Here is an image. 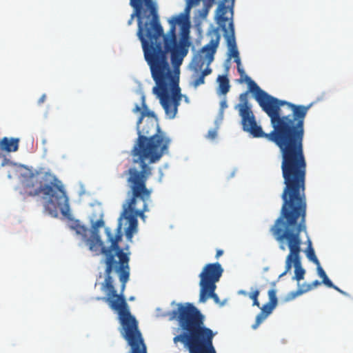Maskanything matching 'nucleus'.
<instances>
[{
	"mask_svg": "<svg viewBox=\"0 0 353 353\" xmlns=\"http://www.w3.org/2000/svg\"><path fill=\"white\" fill-rule=\"evenodd\" d=\"M130 5L133 12L128 25L137 18V37L156 84L152 92L159 99L167 117L174 119L182 98L180 66L188 52L190 24L183 14L174 16L169 20V30L164 33L153 0H130Z\"/></svg>",
	"mask_w": 353,
	"mask_h": 353,
	"instance_id": "nucleus-1",
	"label": "nucleus"
},
{
	"mask_svg": "<svg viewBox=\"0 0 353 353\" xmlns=\"http://www.w3.org/2000/svg\"><path fill=\"white\" fill-rule=\"evenodd\" d=\"M103 226L102 218L92 222V234L88 240V246L91 252H95L96 255H104L102 261L105 264L104 280L100 285L105 296L97 297V300L104 301L112 310L117 312L123 331L137 328L138 322L130 312L124 294L130 276V253L124 252L119 246L122 239L119 228L115 235L108 229L105 230L108 241L110 243L109 247H105L99 234V229Z\"/></svg>",
	"mask_w": 353,
	"mask_h": 353,
	"instance_id": "nucleus-2",
	"label": "nucleus"
},
{
	"mask_svg": "<svg viewBox=\"0 0 353 353\" xmlns=\"http://www.w3.org/2000/svg\"><path fill=\"white\" fill-rule=\"evenodd\" d=\"M306 176L283 182L281 194L283 204L279 216L271 227L270 232L279 243L281 250L289 249L285 259V270L280 275L284 276L294 267V279L300 281L305 271L301 266V232H307V200L305 195Z\"/></svg>",
	"mask_w": 353,
	"mask_h": 353,
	"instance_id": "nucleus-3",
	"label": "nucleus"
},
{
	"mask_svg": "<svg viewBox=\"0 0 353 353\" xmlns=\"http://www.w3.org/2000/svg\"><path fill=\"white\" fill-rule=\"evenodd\" d=\"M248 91L239 96L240 103L235 106L241 117V125L245 132L254 137H262L274 143L279 148L281 157V168L283 182L306 176L307 161L304 154L303 140L305 130L293 123L288 131L277 139H272L258 125L248 103Z\"/></svg>",
	"mask_w": 353,
	"mask_h": 353,
	"instance_id": "nucleus-4",
	"label": "nucleus"
},
{
	"mask_svg": "<svg viewBox=\"0 0 353 353\" xmlns=\"http://www.w3.org/2000/svg\"><path fill=\"white\" fill-rule=\"evenodd\" d=\"M134 113H140L137 123L138 138L131 151L134 163H139L141 170L130 168L126 171L128 175L134 173L141 174L144 178L152 175V168L146 163L159 161L168 152L171 140L159 125L158 119L154 112L150 111L145 103L144 96L141 97V106L136 104L132 110Z\"/></svg>",
	"mask_w": 353,
	"mask_h": 353,
	"instance_id": "nucleus-5",
	"label": "nucleus"
},
{
	"mask_svg": "<svg viewBox=\"0 0 353 353\" xmlns=\"http://www.w3.org/2000/svg\"><path fill=\"white\" fill-rule=\"evenodd\" d=\"M169 315L170 320L177 321V331H180L173 338L174 344L183 343L189 353H216L213 345L214 333L205 326V316L192 303H179Z\"/></svg>",
	"mask_w": 353,
	"mask_h": 353,
	"instance_id": "nucleus-6",
	"label": "nucleus"
},
{
	"mask_svg": "<svg viewBox=\"0 0 353 353\" xmlns=\"http://www.w3.org/2000/svg\"><path fill=\"white\" fill-rule=\"evenodd\" d=\"M249 91L262 110L270 119L272 130L268 133L272 139H277L290 129L293 123L301 130H305V119L310 105H296L286 101L279 100L261 90L248 76H245Z\"/></svg>",
	"mask_w": 353,
	"mask_h": 353,
	"instance_id": "nucleus-7",
	"label": "nucleus"
},
{
	"mask_svg": "<svg viewBox=\"0 0 353 353\" xmlns=\"http://www.w3.org/2000/svg\"><path fill=\"white\" fill-rule=\"evenodd\" d=\"M14 172L21 177L24 194L35 196L43 194L48 199L46 209L51 215L56 216L57 210L63 212L68 208V199L62 182L43 168L32 171L24 165L16 166Z\"/></svg>",
	"mask_w": 353,
	"mask_h": 353,
	"instance_id": "nucleus-8",
	"label": "nucleus"
},
{
	"mask_svg": "<svg viewBox=\"0 0 353 353\" xmlns=\"http://www.w3.org/2000/svg\"><path fill=\"white\" fill-rule=\"evenodd\" d=\"M148 179L138 173H134L133 176L128 175L127 179L128 199L123 205L122 216L128 222L125 236L129 241L132 240L133 234L137 232V216L144 219V212L148 210V202L150 200L152 190L146 186Z\"/></svg>",
	"mask_w": 353,
	"mask_h": 353,
	"instance_id": "nucleus-9",
	"label": "nucleus"
},
{
	"mask_svg": "<svg viewBox=\"0 0 353 353\" xmlns=\"http://www.w3.org/2000/svg\"><path fill=\"white\" fill-rule=\"evenodd\" d=\"M228 12V7L224 2H220L216 11L215 20L219 25L216 28L221 29L223 32V36L226 40V43L229 49V57L234 59V62L237 65L241 64L239 52L237 49L236 39L234 35V26L233 18H229L225 14Z\"/></svg>",
	"mask_w": 353,
	"mask_h": 353,
	"instance_id": "nucleus-10",
	"label": "nucleus"
},
{
	"mask_svg": "<svg viewBox=\"0 0 353 353\" xmlns=\"http://www.w3.org/2000/svg\"><path fill=\"white\" fill-rule=\"evenodd\" d=\"M210 37L209 43L205 45L199 53L196 54L191 62V68L195 73H199L203 70L205 65L210 67L211 63L214 61V57L221 40V34L219 28H213L208 33Z\"/></svg>",
	"mask_w": 353,
	"mask_h": 353,
	"instance_id": "nucleus-11",
	"label": "nucleus"
},
{
	"mask_svg": "<svg viewBox=\"0 0 353 353\" xmlns=\"http://www.w3.org/2000/svg\"><path fill=\"white\" fill-rule=\"evenodd\" d=\"M223 269L219 263L206 264L199 274L201 288H214L216 283L218 282L222 276Z\"/></svg>",
	"mask_w": 353,
	"mask_h": 353,
	"instance_id": "nucleus-12",
	"label": "nucleus"
},
{
	"mask_svg": "<svg viewBox=\"0 0 353 353\" xmlns=\"http://www.w3.org/2000/svg\"><path fill=\"white\" fill-rule=\"evenodd\" d=\"M122 334L131 347L130 353H147L146 345L139 327L122 331Z\"/></svg>",
	"mask_w": 353,
	"mask_h": 353,
	"instance_id": "nucleus-13",
	"label": "nucleus"
},
{
	"mask_svg": "<svg viewBox=\"0 0 353 353\" xmlns=\"http://www.w3.org/2000/svg\"><path fill=\"white\" fill-rule=\"evenodd\" d=\"M276 305L267 303L261 307V312L257 314L255 323L252 325V327L255 330L259 325L272 313Z\"/></svg>",
	"mask_w": 353,
	"mask_h": 353,
	"instance_id": "nucleus-14",
	"label": "nucleus"
},
{
	"mask_svg": "<svg viewBox=\"0 0 353 353\" xmlns=\"http://www.w3.org/2000/svg\"><path fill=\"white\" fill-rule=\"evenodd\" d=\"M19 141L20 140L19 138L3 137L1 139L2 151H5L6 152H17L19 149Z\"/></svg>",
	"mask_w": 353,
	"mask_h": 353,
	"instance_id": "nucleus-15",
	"label": "nucleus"
},
{
	"mask_svg": "<svg viewBox=\"0 0 353 353\" xmlns=\"http://www.w3.org/2000/svg\"><path fill=\"white\" fill-rule=\"evenodd\" d=\"M69 227L72 230L75 231L77 234L80 235L82 238V240L85 241L88 245V240L89 239L88 237L89 232L88 228L85 225H81L79 220L72 221Z\"/></svg>",
	"mask_w": 353,
	"mask_h": 353,
	"instance_id": "nucleus-16",
	"label": "nucleus"
},
{
	"mask_svg": "<svg viewBox=\"0 0 353 353\" xmlns=\"http://www.w3.org/2000/svg\"><path fill=\"white\" fill-rule=\"evenodd\" d=\"M212 69L210 67H205L204 70L201 71L199 73H195L192 74V81L190 82V85L193 86L194 88H196L201 85L205 83V77L212 73Z\"/></svg>",
	"mask_w": 353,
	"mask_h": 353,
	"instance_id": "nucleus-17",
	"label": "nucleus"
},
{
	"mask_svg": "<svg viewBox=\"0 0 353 353\" xmlns=\"http://www.w3.org/2000/svg\"><path fill=\"white\" fill-rule=\"evenodd\" d=\"M216 288V286H214L213 289L209 288H201L199 301L201 303H205L209 298H212L216 303H219V296L215 293Z\"/></svg>",
	"mask_w": 353,
	"mask_h": 353,
	"instance_id": "nucleus-18",
	"label": "nucleus"
},
{
	"mask_svg": "<svg viewBox=\"0 0 353 353\" xmlns=\"http://www.w3.org/2000/svg\"><path fill=\"white\" fill-rule=\"evenodd\" d=\"M321 283L319 281L315 280L310 284H303L296 290V292H294L293 297H295L296 296L301 295L305 292H307L312 290L313 288H316L317 286L320 285Z\"/></svg>",
	"mask_w": 353,
	"mask_h": 353,
	"instance_id": "nucleus-19",
	"label": "nucleus"
},
{
	"mask_svg": "<svg viewBox=\"0 0 353 353\" xmlns=\"http://www.w3.org/2000/svg\"><path fill=\"white\" fill-rule=\"evenodd\" d=\"M217 81L219 82V89L222 94H225L229 92L230 90V82L229 79L226 76H219Z\"/></svg>",
	"mask_w": 353,
	"mask_h": 353,
	"instance_id": "nucleus-20",
	"label": "nucleus"
},
{
	"mask_svg": "<svg viewBox=\"0 0 353 353\" xmlns=\"http://www.w3.org/2000/svg\"><path fill=\"white\" fill-rule=\"evenodd\" d=\"M306 256L307 259L313 262L316 265L320 263L319 259H317L314 248H312V241L308 239L307 240V247L305 251Z\"/></svg>",
	"mask_w": 353,
	"mask_h": 353,
	"instance_id": "nucleus-21",
	"label": "nucleus"
},
{
	"mask_svg": "<svg viewBox=\"0 0 353 353\" xmlns=\"http://www.w3.org/2000/svg\"><path fill=\"white\" fill-rule=\"evenodd\" d=\"M201 0H188L187 1V10H189L192 6L197 5L199 3ZM215 0H207L205 3L203 12L205 14H207L210 8L212 6Z\"/></svg>",
	"mask_w": 353,
	"mask_h": 353,
	"instance_id": "nucleus-22",
	"label": "nucleus"
},
{
	"mask_svg": "<svg viewBox=\"0 0 353 353\" xmlns=\"http://www.w3.org/2000/svg\"><path fill=\"white\" fill-rule=\"evenodd\" d=\"M268 296H269V301L268 303H270L271 304H273L276 306L278 303V299L276 297V291L274 289H271L268 291Z\"/></svg>",
	"mask_w": 353,
	"mask_h": 353,
	"instance_id": "nucleus-23",
	"label": "nucleus"
},
{
	"mask_svg": "<svg viewBox=\"0 0 353 353\" xmlns=\"http://www.w3.org/2000/svg\"><path fill=\"white\" fill-rule=\"evenodd\" d=\"M317 266V272H318V274L319 276L322 278V279H325V278L327 277L325 272L324 271V270L322 268V267L321 266V264L319 263V265H316Z\"/></svg>",
	"mask_w": 353,
	"mask_h": 353,
	"instance_id": "nucleus-24",
	"label": "nucleus"
},
{
	"mask_svg": "<svg viewBox=\"0 0 353 353\" xmlns=\"http://www.w3.org/2000/svg\"><path fill=\"white\" fill-rule=\"evenodd\" d=\"M259 294H260L259 290H256L254 292H252L249 293L248 296H249L250 299H251L252 300V301H253L255 299H258Z\"/></svg>",
	"mask_w": 353,
	"mask_h": 353,
	"instance_id": "nucleus-25",
	"label": "nucleus"
},
{
	"mask_svg": "<svg viewBox=\"0 0 353 353\" xmlns=\"http://www.w3.org/2000/svg\"><path fill=\"white\" fill-rule=\"evenodd\" d=\"M217 135L216 130H210L208 131L207 137L210 139H214Z\"/></svg>",
	"mask_w": 353,
	"mask_h": 353,
	"instance_id": "nucleus-26",
	"label": "nucleus"
},
{
	"mask_svg": "<svg viewBox=\"0 0 353 353\" xmlns=\"http://www.w3.org/2000/svg\"><path fill=\"white\" fill-rule=\"evenodd\" d=\"M322 283L323 284H325L326 286L329 287V288H333L334 287V284L329 279L328 277L325 278V279H323L322 281Z\"/></svg>",
	"mask_w": 353,
	"mask_h": 353,
	"instance_id": "nucleus-27",
	"label": "nucleus"
},
{
	"mask_svg": "<svg viewBox=\"0 0 353 353\" xmlns=\"http://www.w3.org/2000/svg\"><path fill=\"white\" fill-rule=\"evenodd\" d=\"M322 283L323 284H325L326 286L329 287V288H333L334 287V284L329 279L328 277L325 278V279H323L322 281Z\"/></svg>",
	"mask_w": 353,
	"mask_h": 353,
	"instance_id": "nucleus-28",
	"label": "nucleus"
},
{
	"mask_svg": "<svg viewBox=\"0 0 353 353\" xmlns=\"http://www.w3.org/2000/svg\"><path fill=\"white\" fill-rule=\"evenodd\" d=\"M237 71L241 77H244V78L245 79V76H247V75L245 74V70H243V68H241V64L237 65Z\"/></svg>",
	"mask_w": 353,
	"mask_h": 353,
	"instance_id": "nucleus-29",
	"label": "nucleus"
},
{
	"mask_svg": "<svg viewBox=\"0 0 353 353\" xmlns=\"http://www.w3.org/2000/svg\"><path fill=\"white\" fill-rule=\"evenodd\" d=\"M234 3V0H231V5L228 8L230 10L231 18H233V15H234V10H233Z\"/></svg>",
	"mask_w": 353,
	"mask_h": 353,
	"instance_id": "nucleus-30",
	"label": "nucleus"
},
{
	"mask_svg": "<svg viewBox=\"0 0 353 353\" xmlns=\"http://www.w3.org/2000/svg\"><path fill=\"white\" fill-rule=\"evenodd\" d=\"M228 107L227 101L226 100H223L221 102V111H223L224 109H225Z\"/></svg>",
	"mask_w": 353,
	"mask_h": 353,
	"instance_id": "nucleus-31",
	"label": "nucleus"
},
{
	"mask_svg": "<svg viewBox=\"0 0 353 353\" xmlns=\"http://www.w3.org/2000/svg\"><path fill=\"white\" fill-rule=\"evenodd\" d=\"M46 95L45 94H43L39 99L38 101V103L39 104H41L43 103L45 101H46Z\"/></svg>",
	"mask_w": 353,
	"mask_h": 353,
	"instance_id": "nucleus-32",
	"label": "nucleus"
},
{
	"mask_svg": "<svg viewBox=\"0 0 353 353\" xmlns=\"http://www.w3.org/2000/svg\"><path fill=\"white\" fill-rule=\"evenodd\" d=\"M332 288H334V290H336V291H338L339 292H340L342 294L347 295L346 292H345L344 291H343L342 290H341L336 285H334V287Z\"/></svg>",
	"mask_w": 353,
	"mask_h": 353,
	"instance_id": "nucleus-33",
	"label": "nucleus"
},
{
	"mask_svg": "<svg viewBox=\"0 0 353 353\" xmlns=\"http://www.w3.org/2000/svg\"><path fill=\"white\" fill-rule=\"evenodd\" d=\"M223 254V251L222 250H217L216 253V258L218 259Z\"/></svg>",
	"mask_w": 353,
	"mask_h": 353,
	"instance_id": "nucleus-34",
	"label": "nucleus"
},
{
	"mask_svg": "<svg viewBox=\"0 0 353 353\" xmlns=\"http://www.w3.org/2000/svg\"><path fill=\"white\" fill-rule=\"evenodd\" d=\"M252 305L253 306H256L258 307H260V303H259L258 299H256L254 301H253Z\"/></svg>",
	"mask_w": 353,
	"mask_h": 353,
	"instance_id": "nucleus-35",
	"label": "nucleus"
},
{
	"mask_svg": "<svg viewBox=\"0 0 353 353\" xmlns=\"http://www.w3.org/2000/svg\"><path fill=\"white\" fill-rule=\"evenodd\" d=\"M239 294H243V295H244V296L248 295V292H245V291H243V290H241V291H239Z\"/></svg>",
	"mask_w": 353,
	"mask_h": 353,
	"instance_id": "nucleus-36",
	"label": "nucleus"
},
{
	"mask_svg": "<svg viewBox=\"0 0 353 353\" xmlns=\"http://www.w3.org/2000/svg\"><path fill=\"white\" fill-rule=\"evenodd\" d=\"M2 151V149H1V139L0 140V152Z\"/></svg>",
	"mask_w": 353,
	"mask_h": 353,
	"instance_id": "nucleus-37",
	"label": "nucleus"
},
{
	"mask_svg": "<svg viewBox=\"0 0 353 353\" xmlns=\"http://www.w3.org/2000/svg\"><path fill=\"white\" fill-rule=\"evenodd\" d=\"M221 2H224V4H225L228 2V0H222Z\"/></svg>",
	"mask_w": 353,
	"mask_h": 353,
	"instance_id": "nucleus-38",
	"label": "nucleus"
}]
</instances>
